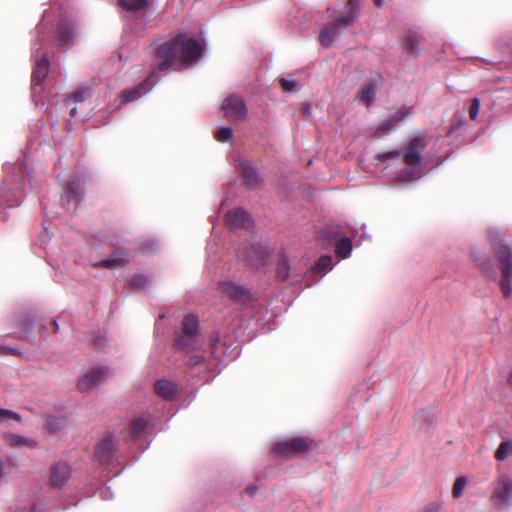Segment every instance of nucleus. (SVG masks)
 <instances>
[{
    "label": "nucleus",
    "instance_id": "nucleus-36",
    "mask_svg": "<svg viewBox=\"0 0 512 512\" xmlns=\"http://www.w3.org/2000/svg\"><path fill=\"white\" fill-rule=\"evenodd\" d=\"M10 420H14L16 422H21L22 417L19 413L15 412L13 410H9V409L0 407V423H6Z\"/></svg>",
    "mask_w": 512,
    "mask_h": 512
},
{
    "label": "nucleus",
    "instance_id": "nucleus-42",
    "mask_svg": "<svg viewBox=\"0 0 512 512\" xmlns=\"http://www.w3.org/2000/svg\"><path fill=\"white\" fill-rule=\"evenodd\" d=\"M97 493H98L99 497L103 500H109L113 497L111 489L107 486H103V487L99 488Z\"/></svg>",
    "mask_w": 512,
    "mask_h": 512
},
{
    "label": "nucleus",
    "instance_id": "nucleus-48",
    "mask_svg": "<svg viewBox=\"0 0 512 512\" xmlns=\"http://www.w3.org/2000/svg\"><path fill=\"white\" fill-rule=\"evenodd\" d=\"M257 490H258V487H257V486H255V485H250V486H248V487L246 488V492H247L248 494H250L251 496L255 495V493L257 492Z\"/></svg>",
    "mask_w": 512,
    "mask_h": 512
},
{
    "label": "nucleus",
    "instance_id": "nucleus-22",
    "mask_svg": "<svg viewBox=\"0 0 512 512\" xmlns=\"http://www.w3.org/2000/svg\"><path fill=\"white\" fill-rule=\"evenodd\" d=\"M129 262V255L121 250H116L108 258L94 264L95 267L117 268Z\"/></svg>",
    "mask_w": 512,
    "mask_h": 512
},
{
    "label": "nucleus",
    "instance_id": "nucleus-46",
    "mask_svg": "<svg viewBox=\"0 0 512 512\" xmlns=\"http://www.w3.org/2000/svg\"><path fill=\"white\" fill-rule=\"evenodd\" d=\"M16 354V350L0 344V355Z\"/></svg>",
    "mask_w": 512,
    "mask_h": 512
},
{
    "label": "nucleus",
    "instance_id": "nucleus-31",
    "mask_svg": "<svg viewBox=\"0 0 512 512\" xmlns=\"http://www.w3.org/2000/svg\"><path fill=\"white\" fill-rule=\"evenodd\" d=\"M421 42V36L415 31H408L404 40V47L407 51L417 54L419 52V46Z\"/></svg>",
    "mask_w": 512,
    "mask_h": 512
},
{
    "label": "nucleus",
    "instance_id": "nucleus-51",
    "mask_svg": "<svg viewBox=\"0 0 512 512\" xmlns=\"http://www.w3.org/2000/svg\"><path fill=\"white\" fill-rule=\"evenodd\" d=\"M77 114V109L75 107H73L71 110H70V115L71 117H75Z\"/></svg>",
    "mask_w": 512,
    "mask_h": 512
},
{
    "label": "nucleus",
    "instance_id": "nucleus-12",
    "mask_svg": "<svg viewBox=\"0 0 512 512\" xmlns=\"http://www.w3.org/2000/svg\"><path fill=\"white\" fill-rule=\"evenodd\" d=\"M221 110L226 117L234 121L245 119L247 114V107L244 101L234 95L227 97L223 101Z\"/></svg>",
    "mask_w": 512,
    "mask_h": 512
},
{
    "label": "nucleus",
    "instance_id": "nucleus-50",
    "mask_svg": "<svg viewBox=\"0 0 512 512\" xmlns=\"http://www.w3.org/2000/svg\"><path fill=\"white\" fill-rule=\"evenodd\" d=\"M374 3L378 6V7H382L384 5V0H374Z\"/></svg>",
    "mask_w": 512,
    "mask_h": 512
},
{
    "label": "nucleus",
    "instance_id": "nucleus-39",
    "mask_svg": "<svg viewBox=\"0 0 512 512\" xmlns=\"http://www.w3.org/2000/svg\"><path fill=\"white\" fill-rule=\"evenodd\" d=\"M339 229L336 225H328L322 230V236L328 240L337 239L340 235Z\"/></svg>",
    "mask_w": 512,
    "mask_h": 512
},
{
    "label": "nucleus",
    "instance_id": "nucleus-29",
    "mask_svg": "<svg viewBox=\"0 0 512 512\" xmlns=\"http://www.w3.org/2000/svg\"><path fill=\"white\" fill-rule=\"evenodd\" d=\"M117 4L126 11L132 13H139L144 11L149 3V0H116Z\"/></svg>",
    "mask_w": 512,
    "mask_h": 512
},
{
    "label": "nucleus",
    "instance_id": "nucleus-41",
    "mask_svg": "<svg viewBox=\"0 0 512 512\" xmlns=\"http://www.w3.org/2000/svg\"><path fill=\"white\" fill-rule=\"evenodd\" d=\"M89 95H90V90L84 89V90L76 91L75 93H73L71 98L73 99L74 102H83Z\"/></svg>",
    "mask_w": 512,
    "mask_h": 512
},
{
    "label": "nucleus",
    "instance_id": "nucleus-2",
    "mask_svg": "<svg viewBox=\"0 0 512 512\" xmlns=\"http://www.w3.org/2000/svg\"><path fill=\"white\" fill-rule=\"evenodd\" d=\"M174 341L177 350L185 354L188 366L190 368L199 367L201 373L214 371L217 366L216 361L222 357L224 345L218 335L211 337L209 356H205L204 352L198 350L201 344V335L178 334Z\"/></svg>",
    "mask_w": 512,
    "mask_h": 512
},
{
    "label": "nucleus",
    "instance_id": "nucleus-44",
    "mask_svg": "<svg viewBox=\"0 0 512 512\" xmlns=\"http://www.w3.org/2000/svg\"><path fill=\"white\" fill-rule=\"evenodd\" d=\"M420 418H424V419H425V421H427V423H428V425H429V426H432V425H433V423H434V418H433V416H432V415H430V414H426L425 412H421V413H418V414H417V419H416V420L418 421Z\"/></svg>",
    "mask_w": 512,
    "mask_h": 512
},
{
    "label": "nucleus",
    "instance_id": "nucleus-5",
    "mask_svg": "<svg viewBox=\"0 0 512 512\" xmlns=\"http://www.w3.org/2000/svg\"><path fill=\"white\" fill-rule=\"evenodd\" d=\"M494 253L499 261L502 274L500 287L503 297H512V250L505 244L499 231L491 229L488 232Z\"/></svg>",
    "mask_w": 512,
    "mask_h": 512
},
{
    "label": "nucleus",
    "instance_id": "nucleus-56",
    "mask_svg": "<svg viewBox=\"0 0 512 512\" xmlns=\"http://www.w3.org/2000/svg\"><path fill=\"white\" fill-rule=\"evenodd\" d=\"M226 205V200H224L221 204V208H223Z\"/></svg>",
    "mask_w": 512,
    "mask_h": 512
},
{
    "label": "nucleus",
    "instance_id": "nucleus-28",
    "mask_svg": "<svg viewBox=\"0 0 512 512\" xmlns=\"http://www.w3.org/2000/svg\"><path fill=\"white\" fill-rule=\"evenodd\" d=\"M180 334L201 335L199 330V319L194 314H188L182 321V332Z\"/></svg>",
    "mask_w": 512,
    "mask_h": 512
},
{
    "label": "nucleus",
    "instance_id": "nucleus-23",
    "mask_svg": "<svg viewBox=\"0 0 512 512\" xmlns=\"http://www.w3.org/2000/svg\"><path fill=\"white\" fill-rule=\"evenodd\" d=\"M74 38V26L68 19H62L58 25L57 41L60 46L69 45Z\"/></svg>",
    "mask_w": 512,
    "mask_h": 512
},
{
    "label": "nucleus",
    "instance_id": "nucleus-37",
    "mask_svg": "<svg viewBox=\"0 0 512 512\" xmlns=\"http://www.w3.org/2000/svg\"><path fill=\"white\" fill-rule=\"evenodd\" d=\"M149 282H150V279L148 276L143 275V274H137L131 279L130 285L134 289H143L149 284Z\"/></svg>",
    "mask_w": 512,
    "mask_h": 512
},
{
    "label": "nucleus",
    "instance_id": "nucleus-4",
    "mask_svg": "<svg viewBox=\"0 0 512 512\" xmlns=\"http://www.w3.org/2000/svg\"><path fill=\"white\" fill-rule=\"evenodd\" d=\"M427 143L422 137H415L410 140L408 147L401 153L398 150L381 153L377 156L378 160L388 162L394 159L403 158L404 162L408 165L399 173V180L409 182L419 179L422 175V157L421 154L426 148Z\"/></svg>",
    "mask_w": 512,
    "mask_h": 512
},
{
    "label": "nucleus",
    "instance_id": "nucleus-1",
    "mask_svg": "<svg viewBox=\"0 0 512 512\" xmlns=\"http://www.w3.org/2000/svg\"><path fill=\"white\" fill-rule=\"evenodd\" d=\"M203 45L194 37H188L185 33H179L175 38L160 45L157 49V58L160 63L151 72L150 76L139 86L126 89L121 92L123 102L135 101L147 94L155 85L156 73L172 66L177 60L189 64L201 56Z\"/></svg>",
    "mask_w": 512,
    "mask_h": 512
},
{
    "label": "nucleus",
    "instance_id": "nucleus-49",
    "mask_svg": "<svg viewBox=\"0 0 512 512\" xmlns=\"http://www.w3.org/2000/svg\"><path fill=\"white\" fill-rule=\"evenodd\" d=\"M480 267L482 268V270L487 273L488 272V267H489V263L488 262H481L479 263Z\"/></svg>",
    "mask_w": 512,
    "mask_h": 512
},
{
    "label": "nucleus",
    "instance_id": "nucleus-55",
    "mask_svg": "<svg viewBox=\"0 0 512 512\" xmlns=\"http://www.w3.org/2000/svg\"><path fill=\"white\" fill-rule=\"evenodd\" d=\"M508 382L512 384V373L510 374V376L508 378Z\"/></svg>",
    "mask_w": 512,
    "mask_h": 512
},
{
    "label": "nucleus",
    "instance_id": "nucleus-38",
    "mask_svg": "<svg viewBox=\"0 0 512 512\" xmlns=\"http://www.w3.org/2000/svg\"><path fill=\"white\" fill-rule=\"evenodd\" d=\"M233 136V130L230 127H223L216 131L215 138L219 142H227Z\"/></svg>",
    "mask_w": 512,
    "mask_h": 512
},
{
    "label": "nucleus",
    "instance_id": "nucleus-40",
    "mask_svg": "<svg viewBox=\"0 0 512 512\" xmlns=\"http://www.w3.org/2000/svg\"><path fill=\"white\" fill-rule=\"evenodd\" d=\"M480 110V100L478 98H473L471 100V105L469 108V116L471 120H475L478 116Z\"/></svg>",
    "mask_w": 512,
    "mask_h": 512
},
{
    "label": "nucleus",
    "instance_id": "nucleus-8",
    "mask_svg": "<svg viewBox=\"0 0 512 512\" xmlns=\"http://www.w3.org/2000/svg\"><path fill=\"white\" fill-rule=\"evenodd\" d=\"M111 375L112 373L108 367H94L79 380L78 388L81 391H88L102 384Z\"/></svg>",
    "mask_w": 512,
    "mask_h": 512
},
{
    "label": "nucleus",
    "instance_id": "nucleus-13",
    "mask_svg": "<svg viewBox=\"0 0 512 512\" xmlns=\"http://www.w3.org/2000/svg\"><path fill=\"white\" fill-rule=\"evenodd\" d=\"M83 180L79 176L72 177L66 186L63 199L69 210H75L83 197Z\"/></svg>",
    "mask_w": 512,
    "mask_h": 512
},
{
    "label": "nucleus",
    "instance_id": "nucleus-25",
    "mask_svg": "<svg viewBox=\"0 0 512 512\" xmlns=\"http://www.w3.org/2000/svg\"><path fill=\"white\" fill-rule=\"evenodd\" d=\"M177 386L166 379L158 380L155 383V393L166 400H172L176 396Z\"/></svg>",
    "mask_w": 512,
    "mask_h": 512
},
{
    "label": "nucleus",
    "instance_id": "nucleus-6",
    "mask_svg": "<svg viewBox=\"0 0 512 512\" xmlns=\"http://www.w3.org/2000/svg\"><path fill=\"white\" fill-rule=\"evenodd\" d=\"M313 442L309 438L296 437L275 444L273 450L276 454L291 457L298 453L309 451Z\"/></svg>",
    "mask_w": 512,
    "mask_h": 512
},
{
    "label": "nucleus",
    "instance_id": "nucleus-26",
    "mask_svg": "<svg viewBox=\"0 0 512 512\" xmlns=\"http://www.w3.org/2000/svg\"><path fill=\"white\" fill-rule=\"evenodd\" d=\"M149 423L143 417L136 418L130 427V437L133 441L138 442L146 437Z\"/></svg>",
    "mask_w": 512,
    "mask_h": 512
},
{
    "label": "nucleus",
    "instance_id": "nucleus-10",
    "mask_svg": "<svg viewBox=\"0 0 512 512\" xmlns=\"http://www.w3.org/2000/svg\"><path fill=\"white\" fill-rule=\"evenodd\" d=\"M413 114V108L409 106L400 107L393 115L382 122L375 131L376 137H381L384 134L392 131L398 124L406 121Z\"/></svg>",
    "mask_w": 512,
    "mask_h": 512
},
{
    "label": "nucleus",
    "instance_id": "nucleus-43",
    "mask_svg": "<svg viewBox=\"0 0 512 512\" xmlns=\"http://www.w3.org/2000/svg\"><path fill=\"white\" fill-rule=\"evenodd\" d=\"M280 84H281L282 89L285 92H291L294 90V87H295V82L292 80H288L286 78H281Z\"/></svg>",
    "mask_w": 512,
    "mask_h": 512
},
{
    "label": "nucleus",
    "instance_id": "nucleus-53",
    "mask_svg": "<svg viewBox=\"0 0 512 512\" xmlns=\"http://www.w3.org/2000/svg\"><path fill=\"white\" fill-rule=\"evenodd\" d=\"M303 109L306 113H309V105H303Z\"/></svg>",
    "mask_w": 512,
    "mask_h": 512
},
{
    "label": "nucleus",
    "instance_id": "nucleus-54",
    "mask_svg": "<svg viewBox=\"0 0 512 512\" xmlns=\"http://www.w3.org/2000/svg\"><path fill=\"white\" fill-rule=\"evenodd\" d=\"M20 165H21V169L24 171L26 169L25 165H24V162L22 161Z\"/></svg>",
    "mask_w": 512,
    "mask_h": 512
},
{
    "label": "nucleus",
    "instance_id": "nucleus-19",
    "mask_svg": "<svg viewBox=\"0 0 512 512\" xmlns=\"http://www.w3.org/2000/svg\"><path fill=\"white\" fill-rule=\"evenodd\" d=\"M225 224L228 227L249 228L252 224V220L245 210L242 208H236L226 213Z\"/></svg>",
    "mask_w": 512,
    "mask_h": 512
},
{
    "label": "nucleus",
    "instance_id": "nucleus-52",
    "mask_svg": "<svg viewBox=\"0 0 512 512\" xmlns=\"http://www.w3.org/2000/svg\"><path fill=\"white\" fill-rule=\"evenodd\" d=\"M54 330L57 332L59 330V325L56 320L53 321Z\"/></svg>",
    "mask_w": 512,
    "mask_h": 512
},
{
    "label": "nucleus",
    "instance_id": "nucleus-32",
    "mask_svg": "<svg viewBox=\"0 0 512 512\" xmlns=\"http://www.w3.org/2000/svg\"><path fill=\"white\" fill-rule=\"evenodd\" d=\"M332 269V257L330 255L321 256L312 267L314 274H326Z\"/></svg>",
    "mask_w": 512,
    "mask_h": 512
},
{
    "label": "nucleus",
    "instance_id": "nucleus-7",
    "mask_svg": "<svg viewBox=\"0 0 512 512\" xmlns=\"http://www.w3.org/2000/svg\"><path fill=\"white\" fill-rule=\"evenodd\" d=\"M511 498L512 477L508 474H502L498 477L494 486L492 502L497 508L503 509L507 507Z\"/></svg>",
    "mask_w": 512,
    "mask_h": 512
},
{
    "label": "nucleus",
    "instance_id": "nucleus-24",
    "mask_svg": "<svg viewBox=\"0 0 512 512\" xmlns=\"http://www.w3.org/2000/svg\"><path fill=\"white\" fill-rule=\"evenodd\" d=\"M21 187L20 183H7L4 182L0 189L2 197L5 198L9 207L18 206L20 198L16 195Z\"/></svg>",
    "mask_w": 512,
    "mask_h": 512
},
{
    "label": "nucleus",
    "instance_id": "nucleus-45",
    "mask_svg": "<svg viewBox=\"0 0 512 512\" xmlns=\"http://www.w3.org/2000/svg\"><path fill=\"white\" fill-rule=\"evenodd\" d=\"M46 426L49 430L51 431H54L57 429V426H58V420L54 417H49L47 419V423H46Z\"/></svg>",
    "mask_w": 512,
    "mask_h": 512
},
{
    "label": "nucleus",
    "instance_id": "nucleus-30",
    "mask_svg": "<svg viewBox=\"0 0 512 512\" xmlns=\"http://www.w3.org/2000/svg\"><path fill=\"white\" fill-rule=\"evenodd\" d=\"M335 252L340 258H348L352 252V241L348 237H340L336 241Z\"/></svg>",
    "mask_w": 512,
    "mask_h": 512
},
{
    "label": "nucleus",
    "instance_id": "nucleus-14",
    "mask_svg": "<svg viewBox=\"0 0 512 512\" xmlns=\"http://www.w3.org/2000/svg\"><path fill=\"white\" fill-rule=\"evenodd\" d=\"M363 0H348L341 9L338 17L339 23L344 27H351L358 20L361 14V5Z\"/></svg>",
    "mask_w": 512,
    "mask_h": 512
},
{
    "label": "nucleus",
    "instance_id": "nucleus-3",
    "mask_svg": "<svg viewBox=\"0 0 512 512\" xmlns=\"http://www.w3.org/2000/svg\"><path fill=\"white\" fill-rule=\"evenodd\" d=\"M49 11L45 10L43 18L37 26V38L32 45V56L34 59V67L32 71L31 93L33 97L42 91V83L46 79L49 71L48 53L41 50L51 40V31L47 27L49 23Z\"/></svg>",
    "mask_w": 512,
    "mask_h": 512
},
{
    "label": "nucleus",
    "instance_id": "nucleus-11",
    "mask_svg": "<svg viewBox=\"0 0 512 512\" xmlns=\"http://www.w3.org/2000/svg\"><path fill=\"white\" fill-rule=\"evenodd\" d=\"M413 114V108L409 106L400 107L393 115L382 122L375 131L376 137H381L384 134L392 131L398 124L406 121Z\"/></svg>",
    "mask_w": 512,
    "mask_h": 512
},
{
    "label": "nucleus",
    "instance_id": "nucleus-27",
    "mask_svg": "<svg viewBox=\"0 0 512 512\" xmlns=\"http://www.w3.org/2000/svg\"><path fill=\"white\" fill-rule=\"evenodd\" d=\"M4 440L10 447L13 448H21L24 446L34 448L37 445V442L34 439L14 433L4 434Z\"/></svg>",
    "mask_w": 512,
    "mask_h": 512
},
{
    "label": "nucleus",
    "instance_id": "nucleus-18",
    "mask_svg": "<svg viewBox=\"0 0 512 512\" xmlns=\"http://www.w3.org/2000/svg\"><path fill=\"white\" fill-rule=\"evenodd\" d=\"M242 256L253 267L263 266L268 259V249L264 246H253L245 248Z\"/></svg>",
    "mask_w": 512,
    "mask_h": 512
},
{
    "label": "nucleus",
    "instance_id": "nucleus-9",
    "mask_svg": "<svg viewBox=\"0 0 512 512\" xmlns=\"http://www.w3.org/2000/svg\"><path fill=\"white\" fill-rule=\"evenodd\" d=\"M116 447L117 443L115 442L114 436L110 434L106 435L95 448L96 460L104 466L113 463L116 458Z\"/></svg>",
    "mask_w": 512,
    "mask_h": 512
},
{
    "label": "nucleus",
    "instance_id": "nucleus-35",
    "mask_svg": "<svg viewBox=\"0 0 512 512\" xmlns=\"http://www.w3.org/2000/svg\"><path fill=\"white\" fill-rule=\"evenodd\" d=\"M467 484H468V480L465 476L458 477L455 480L453 488H452L453 497L456 499H459L460 497H462V495L464 494V491L467 487Z\"/></svg>",
    "mask_w": 512,
    "mask_h": 512
},
{
    "label": "nucleus",
    "instance_id": "nucleus-16",
    "mask_svg": "<svg viewBox=\"0 0 512 512\" xmlns=\"http://www.w3.org/2000/svg\"><path fill=\"white\" fill-rule=\"evenodd\" d=\"M345 29H347V27L342 26V23H339V20L336 18L332 22L326 24L319 36L322 46H331Z\"/></svg>",
    "mask_w": 512,
    "mask_h": 512
},
{
    "label": "nucleus",
    "instance_id": "nucleus-17",
    "mask_svg": "<svg viewBox=\"0 0 512 512\" xmlns=\"http://www.w3.org/2000/svg\"><path fill=\"white\" fill-rule=\"evenodd\" d=\"M379 87V80L376 78L368 79L359 89L356 99L359 103L369 106L374 102L377 90Z\"/></svg>",
    "mask_w": 512,
    "mask_h": 512
},
{
    "label": "nucleus",
    "instance_id": "nucleus-20",
    "mask_svg": "<svg viewBox=\"0 0 512 512\" xmlns=\"http://www.w3.org/2000/svg\"><path fill=\"white\" fill-rule=\"evenodd\" d=\"M70 478V467L67 463L55 464L51 469L50 481L55 487H62Z\"/></svg>",
    "mask_w": 512,
    "mask_h": 512
},
{
    "label": "nucleus",
    "instance_id": "nucleus-47",
    "mask_svg": "<svg viewBox=\"0 0 512 512\" xmlns=\"http://www.w3.org/2000/svg\"><path fill=\"white\" fill-rule=\"evenodd\" d=\"M423 512H439V506L436 504H430Z\"/></svg>",
    "mask_w": 512,
    "mask_h": 512
},
{
    "label": "nucleus",
    "instance_id": "nucleus-21",
    "mask_svg": "<svg viewBox=\"0 0 512 512\" xmlns=\"http://www.w3.org/2000/svg\"><path fill=\"white\" fill-rule=\"evenodd\" d=\"M238 168L248 186L255 187L259 183L258 171L248 160H239Z\"/></svg>",
    "mask_w": 512,
    "mask_h": 512
},
{
    "label": "nucleus",
    "instance_id": "nucleus-34",
    "mask_svg": "<svg viewBox=\"0 0 512 512\" xmlns=\"http://www.w3.org/2000/svg\"><path fill=\"white\" fill-rule=\"evenodd\" d=\"M512 454V440L501 442L496 450L495 457L499 461L507 459Z\"/></svg>",
    "mask_w": 512,
    "mask_h": 512
},
{
    "label": "nucleus",
    "instance_id": "nucleus-15",
    "mask_svg": "<svg viewBox=\"0 0 512 512\" xmlns=\"http://www.w3.org/2000/svg\"><path fill=\"white\" fill-rule=\"evenodd\" d=\"M220 287L223 293L240 303H246L251 299L250 291L245 286L231 281H224L220 283Z\"/></svg>",
    "mask_w": 512,
    "mask_h": 512
},
{
    "label": "nucleus",
    "instance_id": "nucleus-33",
    "mask_svg": "<svg viewBox=\"0 0 512 512\" xmlns=\"http://www.w3.org/2000/svg\"><path fill=\"white\" fill-rule=\"evenodd\" d=\"M291 267L286 256H282L277 264L276 274L279 280L285 281L290 276Z\"/></svg>",
    "mask_w": 512,
    "mask_h": 512
}]
</instances>
